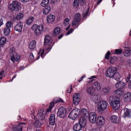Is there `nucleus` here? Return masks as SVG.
<instances>
[{"mask_svg":"<svg viewBox=\"0 0 131 131\" xmlns=\"http://www.w3.org/2000/svg\"><path fill=\"white\" fill-rule=\"evenodd\" d=\"M60 32V28L59 27H57L54 29L53 36L54 37H56L58 36Z\"/></svg>","mask_w":131,"mask_h":131,"instance_id":"nucleus-27","label":"nucleus"},{"mask_svg":"<svg viewBox=\"0 0 131 131\" xmlns=\"http://www.w3.org/2000/svg\"><path fill=\"white\" fill-rule=\"evenodd\" d=\"M44 49H41L40 51H39V55L38 56L37 58V59H38L40 58V55L41 57L42 58H43L44 57V56H42L43 55V54L44 53Z\"/></svg>","mask_w":131,"mask_h":131,"instance_id":"nucleus-41","label":"nucleus"},{"mask_svg":"<svg viewBox=\"0 0 131 131\" xmlns=\"http://www.w3.org/2000/svg\"><path fill=\"white\" fill-rule=\"evenodd\" d=\"M3 23L2 20H0V27L3 24Z\"/></svg>","mask_w":131,"mask_h":131,"instance_id":"nucleus-63","label":"nucleus"},{"mask_svg":"<svg viewBox=\"0 0 131 131\" xmlns=\"http://www.w3.org/2000/svg\"><path fill=\"white\" fill-rule=\"evenodd\" d=\"M95 90L93 87H89L87 90V93L90 95H91L94 93Z\"/></svg>","mask_w":131,"mask_h":131,"instance_id":"nucleus-33","label":"nucleus"},{"mask_svg":"<svg viewBox=\"0 0 131 131\" xmlns=\"http://www.w3.org/2000/svg\"><path fill=\"white\" fill-rule=\"evenodd\" d=\"M6 39L4 36H2L0 37V46L3 47L6 43Z\"/></svg>","mask_w":131,"mask_h":131,"instance_id":"nucleus-30","label":"nucleus"},{"mask_svg":"<svg viewBox=\"0 0 131 131\" xmlns=\"http://www.w3.org/2000/svg\"><path fill=\"white\" fill-rule=\"evenodd\" d=\"M23 126L20 124H18L17 125L14 126L13 127V131H22Z\"/></svg>","mask_w":131,"mask_h":131,"instance_id":"nucleus-23","label":"nucleus"},{"mask_svg":"<svg viewBox=\"0 0 131 131\" xmlns=\"http://www.w3.org/2000/svg\"><path fill=\"white\" fill-rule=\"evenodd\" d=\"M52 109V108H50V107H49V108L47 110L46 112H51Z\"/></svg>","mask_w":131,"mask_h":131,"instance_id":"nucleus-60","label":"nucleus"},{"mask_svg":"<svg viewBox=\"0 0 131 131\" xmlns=\"http://www.w3.org/2000/svg\"><path fill=\"white\" fill-rule=\"evenodd\" d=\"M23 25L21 22L20 21L14 27L15 30L19 32L21 31Z\"/></svg>","mask_w":131,"mask_h":131,"instance_id":"nucleus-18","label":"nucleus"},{"mask_svg":"<svg viewBox=\"0 0 131 131\" xmlns=\"http://www.w3.org/2000/svg\"><path fill=\"white\" fill-rule=\"evenodd\" d=\"M131 75L130 74H129V75L127 77L126 79V81L128 83L129 81L131 78Z\"/></svg>","mask_w":131,"mask_h":131,"instance_id":"nucleus-52","label":"nucleus"},{"mask_svg":"<svg viewBox=\"0 0 131 131\" xmlns=\"http://www.w3.org/2000/svg\"><path fill=\"white\" fill-rule=\"evenodd\" d=\"M110 89L108 88H104L102 89V92L105 94L108 95L110 93Z\"/></svg>","mask_w":131,"mask_h":131,"instance_id":"nucleus-39","label":"nucleus"},{"mask_svg":"<svg viewBox=\"0 0 131 131\" xmlns=\"http://www.w3.org/2000/svg\"><path fill=\"white\" fill-rule=\"evenodd\" d=\"M10 56L11 57L10 60L13 62H14L15 61H18L20 59L19 56L17 54H15L14 55H10Z\"/></svg>","mask_w":131,"mask_h":131,"instance_id":"nucleus-21","label":"nucleus"},{"mask_svg":"<svg viewBox=\"0 0 131 131\" xmlns=\"http://www.w3.org/2000/svg\"><path fill=\"white\" fill-rule=\"evenodd\" d=\"M45 122L40 120H37L34 123V126L36 128H39Z\"/></svg>","mask_w":131,"mask_h":131,"instance_id":"nucleus-25","label":"nucleus"},{"mask_svg":"<svg viewBox=\"0 0 131 131\" xmlns=\"http://www.w3.org/2000/svg\"><path fill=\"white\" fill-rule=\"evenodd\" d=\"M72 90V85H71L70 87L68 88L67 90V92L68 93H70Z\"/></svg>","mask_w":131,"mask_h":131,"instance_id":"nucleus-50","label":"nucleus"},{"mask_svg":"<svg viewBox=\"0 0 131 131\" xmlns=\"http://www.w3.org/2000/svg\"><path fill=\"white\" fill-rule=\"evenodd\" d=\"M55 115L54 114H51L49 118V124L52 125H54L55 123Z\"/></svg>","mask_w":131,"mask_h":131,"instance_id":"nucleus-28","label":"nucleus"},{"mask_svg":"<svg viewBox=\"0 0 131 131\" xmlns=\"http://www.w3.org/2000/svg\"><path fill=\"white\" fill-rule=\"evenodd\" d=\"M10 32V29L7 28H5L4 29V33L5 36H7Z\"/></svg>","mask_w":131,"mask_h":131,"instance_id":"nucleus-40","label":"nucleus"},{"mask_svg":"<svg viewBox=\"0 0 131 131\" xmlns=\"http://www.w3.org/2000/svg\"><path fill=\"white\" fill-rule=\"evenodd\" d=\"M36 46V42L35 40H33L30 43L29 48L30 50L34 49Z\"/></svg>","mask_w":131,"mask_h":131,"instance_id":"nucleus-31","label":"nucleus"},{"mask_svg":"<svg viewBox=\"0 0 131 131\" xmlns=\"http://www.w3.org/2000/svg\"><path fill=\"white\" fill-rule=\"evenodd\" d=\"M122 52V50L121 49H116L115 50V53L116 54H120Z\"/></svg>","mask_w":131,"mask_h":131,"instance_id":"nucleus-48","label":"nucleus"},{"mask_svg":"<svg viewBox=\"0 0 131 131\" xmlns=\"http://www.w3.org/2000/svg\"><path fill=\"white\" fill-rule=\"evenodd\" d=\"M59 102H64L63 101V100L61 98H58L56 100V102L57 103Z\"/></svg>","mask_w":131,"mask_h":131,"instance_id":"nucleus-51","label":"nucleus"},{"mask_svg":"<svg viewBox=\"0 0 131 131\" xmlns=\"http://www.w3.org/2000/svg\"><path fill=\"white\" fill-rule=\"evenodd\" d=\"M70 20V19L68 18H66L64 20V25L65 30H68L70 27V24L69 23Z\"/></svg>","mask_w":131,"mask_h":131,"instance_id":"nucleus-16","label":"nucleus"},{"mask_svg":"<svg viewBox=\"0 0 131 131\" xmlns=\"http://www.w3.org/2000/svg\"><path fill=\"white\" fill-rule=\"evenodd\" d=\"M118 118L117 116L113 115L112 116L110 117V121L111 122L113 123L117 124L118 123Z\"/></svg>","mask_w":131,"mask_h":131,"instance_id":"nucleus-26","label":"nucleus"},{"mask_svg":"<svg viewBox=\"0 0 131 131\" xmlns=\"http://www.w3.org/2000/svg\"><path fill=\"white\" fill-rule=\"evenodd\" d=\"M18 20L17 18H16V16H15V17H14L12 19V20L13 21H15L16 20Z\"/></svg>","mask_w":131,"mask_h":131,"instance_id":"nucleus-61","label":"nucleus"},{"mask_svg":"<svg viewBox=\"0 0 131 131\" xmlns=\"http://www.w3.org/2000/svg\"><path fill=\"white\" fill-rule=\"evenodd\" d=\"M100 95L98 94H95L92 96V100L95 102V103L97 102V100L100 99Z\"/></svg>","mask_w":131,"mask_h":131,"instance_id":"nucleus-32","label":"nucleus"},{"mask_svg":"<svg viewBox=\"0 0 131 131\" xmlns=\"http://www.w3.org/2000/svg\"><path fill=\"white\" fill-rule=\"evenodd\" d=\"M29 0H21V1L23 3H25L29 1Z\"/></svg>","mask_w":131,"mask_h":131,"instance_id":"nucleus-64","label":"nucleus"},{"mask_svg":"<svg viewBox=\"0 0 131 131\" xmlns=\"http://www.w3.org/2000/svg\"><path fill=\"white\" fill-rule=\"evenodd\" d=\"M81 112L84 115V117L87 116L89 114L88 110L85 108H82L81 110Z\"/></svg>","mask_w":131,"mask_h":131,"instance_id":"nucleus-37","label":"nucleus"},{"mask_svg":"<svg viewBox=\"0 0 131 131\" xmlns=\"http://www.w3.org/2000/svg\"><path fill=\"white\" fill-rule=\"evenodd\" d=\"M93 86L95 90H99L101 88V85L100 83L96 82L94 83Z\"/></svg>","mask_w":131,"mask_h":131,"instance_id":"nucleus-24","label":"nucleus"},{"mask_svg":"<svg viewBox=\"0 0 131 131\" xmlns=\"http://www.w3.org/2000/svg\"><path fill=\"white\" fill-rule=\"evenodd\" d=\"M105 123V118L101 116H99L96 121V124L101 127Z\"/></svg>","mask_w":131,"mask_h":131,"instance_id":"nucleus-10","label":"nucleus"},{"mask_svg":"<svg viewBox=\"0 0 131 131\" xmlns=\"http://www.w3.org/2000/svg\"><path fill=\"white\" fill-rule=\"evenodd\" d=\"M124 54L125 56L128 57L130 54V49L128 47L125 48L124 49Z\"/></svg>","mask_w":131,"mask_h":131,"instance_id":"nucleus-36","label":"nucleus"},{"mask_svg":"<svg viewBox=\"0 0 131 131\" xmlns=\"http://www.w3.org/2000/svg\"><path fill=\"white\" fill-rule=\"evenodd\" d=\"M17 76V75H14L13 77H12V79L11 80V81H8V82H11V81H12L13 80V79L15 78Z\"/></svg>","mask_w":131,"mask_h":131,"instance_id":"nucleus-62","label":"nucleus"},{"mask_svg":"<svg viewBox=\"0 0 131 131\" xmlns=\"http://www.w3.org/2000/svg\"><path fill=\"white\" fill-rule=\"evenodd\" d=\"M125 83L121 81L117 82L115 84V87L118 90H121L124 88L125 86Z\"/></svg>","mask_w":131,"mask_h":131,"instance_id":"nucleus-13","label":"nucleus"},{"mask_svg":"<svg viewBox=\"0 0 131 131\" xmlns=\"http://www.w3.org/2000/svg\"><path fill=\"white\" fill-rule=\"evenodd\" d=\"M121 77V76L120 74L116 72L114 75L113 78L115 80L118 81L120 80Z\"/></svg>","mask_w":131,"mask_h":131,"instance_id":"nucleus-34","label":"nucleus"},{"mask_svg":"<svg viewBox=\"0 0 131 131\" xmlns=\"http://www.w3.org/2000/svg\"><path fill=\"white\" fill-rule=\"evenodd\" d=\"M57 2V0H51V3L52 4H54Z\"/></svg>","mask_w":131,"mask_h":131,"instance_id":"nucleus-58","label":"nucleus"},{"mask_svg":"<svg viewBox=\"0 0 131 131\" xmlns=\"http://www.w3.org/2000/svg\"><path fill=\"white\" fill-rule=\"evenodd\" d=\"M83 128L80 125L77 123H75L73 125V129L75 131H79L81 130Z\"/></svg>","mask_w":131,"mask_h":131,"instance_id":"nucleus-22","label":"nucleus"},{"mask_svg":"<svg viewBox=\"0 0 131 131\" xmlns=\"http://www.w3.org/2000/svg\"><path fill=\"white\" fill-rule=\"evenodd\" d=\"M80 113V110L77 108H75L70 113L69 117L72 119H75L79 116Z\"/></svg>","mask_w":131,"mask_h":131,"instance_id":"nucleus-5","label":"nucleus"},{"mask_svg":"<svg viewBox=\"0 0 131 131\" xmlns=\"http://www.w3.org/2000/svg\"><path fill=\"white\" fill-rule=\"evenodd\" d=\"M81 19V15L79 13H76L74 16L73 20L72 21V25L74 26L79 23Z\"/></svg>","mask_w":131,"mask_h":131,"instance_id":"nucleus-9","label":"nucleus"},{"mask_svg":"<svg viewBox=\"0 0 131 131\" xmlns=\"http://www.w3.org/2000/svg\"><path fill=\"white\" fill-rule=\"evenodd\" d=\"M31 29L32 30L34 31L35 35L38 36L40 35L43 31V26L42 24L38 25L35 24L32 26Z\"/></svg>","mask_w":131,"mask_h":131,"instance_id":"nucleus-3","label":"nucleus"},{"mask_svg":"<svg viewBox=\"0 0 131 131\" xmlns=\"http://www.w3.org/2000/svg\"><path fill=\"white\" fill-rule=\"evenodd\" d=\"M29 58L31 60H33L34 58V57L32 53H30L29 56Z\"/></svg>","mask_w":131,"mask_h":131,"instance_id":"nucleus-55","label":"nucleus"},{"mask_svg":"<svg viewBox=\"0 0 131 131\" xmlns=\"http://www.w3.org/2000/svg\"><path fill=\"white\" fill-rule=\"evenodd\" d=\"M108 104L107 101L105 100H101L98 103L97 105V110L101 112L105 110L107 108Z\"/></svg>","mask_w":131,"mask_h":131,"instance_id":"nucleus-4","label":"nucleus"},{"mask_svg":"<svg viewBox=\"0 0 131 131\" xmlns=\"http://www.w3.org/2000/svg\"><path fill=\"white\" fill-rule=\"evenodd\" d=\"M45 112L43 109H41L38 110L37 116L39 120L45 122L46 121L45 117Z\"/></svg>","mask_w":131,"mask_h":131,"instance_id":"nucleus-7","label":"nucleus"},{"mask_svg":"<svg viewBox=\"0 0 131 131\" xmlns=\"http://www.w3.org/2000/svg\"><path fill=\"white\" fill-rule=\"evenodd\" d=\"M89 120L90 122L94 123L96 121V114L94 112L91 113L89 114Z\"/></svg>","mask_w":131,"mask_h":131,"instance_id":"nucleus-12","label":"nucleus"},{"mask_svg":"<svg viewBox=\"0 0 131 131\" xmlns=\"http://www.w3.org/2000/svg\"><path fill=\"white\" fill-rule=\"evenodd\" d=\"M66 108L64 107H61L58 110V116L60 118H63L66 115Z\"/></svg>","mask_w":131,"mask_h":131,"instance_id":"nucleus-8","label":"nucleus"},{"mask_svg":"<svg viewBox=\"0 0 131 131\" xmlns=\"http://www.w3.org/2000/svg\"><path fill=\"white\" fill-rule=\"evenodd\" d=\"M115 60L112 57H111L110 60V62L111 63H113L115 62Z\"/></svg>","mask_w":131,"mask_h":131,"instance_id":"nucleus-57","label":"nucleus"},{"mask_svg":"<svg viewBox=\"0 0 131 131\" xmlns=\"http://www.w3.org/2000/svg\"><path fill=\"white\" fill-rule=\"evenodd\" d=\"M110 51H108L105 55V58L107 59H108L109 58V56L110 55Z\"/></svg>","mask_w":131,"mask_h":131,"instance_id":"nucleus-49","label":"nucleus"},{"mask_svg":"<svg viewBox=\"0 0 131 131\" xmlns=\"http://www.w3.org/2000/svg\"><path fill=\"white\" fill-rule=\"evenodd\" d=\"M124 114L123 117H130L131 116V109L127 108L125 106L124 108Z\"/></svg>","mask_w":131,"mask_h":131,"instance_id":"nucleus-14","label":"nucleus"},{"mask_svg":"<svg viewBox=\"0 0 131 131\" xmlns=\"http://www.w3.org/2000/svg\"><path fill=\"white\" fill-rule=\"evenodd\" d=\"M83 128L85 126L86 123V119L85 117H81L78 122Z\"/></svg>","mask_w":131,"mask_h":131,"instance_id":"nucleus-15","label":"nucleus"},{"mask_svg":"<svg viewBox=\"0 0 131 131\" xmlns=\"http://www.w3.org/2000/svg\"><path fill=\"white\" fill-rule=\"evenodd\" d=\"M81 10L83 12L82 15L83 17H85L88 14L89 9H82Z\"/></svg>","mask_w":131,"mask_h":131,"instance_id":"nucleus-38","label":"nucleus"},{"mask_svg":"<svg viewBox=\"0 0 131 131\" xmlns=\"http://www.w3.org/2000/svg\"><path fill=\"white\" fill-rule=\"evenodd\" d=\"M54 103L53 102H52L50 103L49 107H50L52 109L54 107Z\"/></svg>","mask_w":131,"mask_h":131,"instance_id":"nucleus-53","label":"nucleus"},{"mask_svg":"<svg viewBox=\"0 0 131 131\" xmlns=\"http://www.w3.org/2000/svg\"><path fill=\"white\" fill-rule=\"evenodd\" d=\"M123 91L122 90H118L114 92V94L118 97H119L123 95Z\"/></svg>","mask_w":131,"mask_h":131,"instance_id":"nucleus-29","label":"nucleus"},{"mask_svg":"<svg viewBox=\"0 0 131 131\" xmlns=\"http://www.w3.org/2000/svg\"><path fill=\"white\" fill-rule=\"evenodd\" d=\"M52 40L51 36L49 35H46L44 40V48L46 50H49V52L51 49L52 46L50 45Z\"/></svg>","mask_w":131,"mask_h":131,"instance_id":"nucleus-2","label":"nucleus"},{"mask_svg":"<svg viewBox=\"0 0 131 131\" xmlns=\"http://www.w3.org/2000/svg\"><path fill=\"white\" fill-rule=\"evenodd\" d=\"M34 18L33 17L31 16L28 18L26 21V24L28 25H30L33 21Z\"/></svg>","mask_w":131,"mask_h":131,"instance_id":"nucleus-35","label":"nucleus"},{"mask_svg":"<svg viewBox=\"0 0 131 131\" xmlns=\"http://www.w3.org/2000/svg\"><path fill=\"white\" fill-rule=\"evenodd\" d=\"M46 2V1L45 0H42V1L41 3V4L42 7H47V8L48 7V5L45 4Z\"/></svg>","mask_w":131,"mask_h":131,"instance_id":"nucleus-47","label":"nucleus"},{"mask_svg":"<svg viewBox=\"0 0 131 131\" xmlns=\"http://www.w3.org/2000/svg\"><path fill=\"white\" fill-rule=\"evenodd\" d=\"M80 96L79 93H74L73 96V104L76 105H78L80 101Z\"/></svg>","mask_w":131,"mask_h":131,"instance_id":"nucleus-11","label":"nucleus"},{"mask_svg":"<svg viewBox=\"0 0 131 131\" xmlns=\"http://www.w3.org/2000/svg\"><path fill=\"white\" fill-rule=\"evenodd\" d=\"M46 2H45V4H47L48 5V6H49V8H51V7L50 6L48 5V4H49V0H45Z\"/></svg>","mask_w":131,"mask_h":131,"instance_id":"nucleus-59","label":"nucleus"},{"mask_svg":"<svg viewBox=\"0 0 131 131\" xmlns=\"http://www.w3.org/2000/svg\"><path fill=\"white\" fill-rule=\"evenodd\" d=\"M20 5L19 4L18 2L16 1H13V3L12 4H10L9 7V8H18L20 7Z\"/></svg>","mask_w":131,"mask_h":131,"instance_id":"nucleus-19","label":"nucleus"},{"mask_svg":"<svg viewBox=\"0 0 131 131\" xmlns=\"http://www.w3.org/2000/svg\"><path fill=\"white\" fill-rule=\"evenodd\" d=\"M85 4V0H81L80 1V4L81 5H83Z\"/></svg>","mask_w":131,"mask_h":131,"instance_id":"nucleus-56","label":"nucleus"},{"mask_svg":"<svg viewBox=\"0 0 131 131\" xmlns=\"http://www.w3.org/2000/svg\"><path fill=\"white\" fill-rule=\"evenodd\" d=\"M10 56L14 55L15 54V49L14 48H10L9 50Z\"/></svg>","mask_w":131,"mask_h":131,"instance_id":"nucleus-46","label":"nucleus"},{"mask_svg":"<svg viewBox=\"0 0 131 131\" xmlns=\"http://www.w3.org/2000/svg\"><path fill=\"white\" fill-rule=\"evenodd\" d=\"M79 0H74L73 2V6L74 8H77L79 4Z\"/></svg>","mask_w":131,"mask_h":131,"instance_id":"nucleus-42","label":"nucleus"},{"mask_svg":"<svg viewBox=\"0 0 131 131\" xmlns=\"http://www.w3.org/2000/svg\"><path fill=\"white\" fill-rule=\"evenodd\" d=\"M117 71V68L115 67H110L108 68L106 71V75L108 77L112 78Z\"/></svg>","mask_w":131,"mask_h":131,"instance_id":"nucleus-6","label":"nucleus"},{"mask_svg":"<svg viewBox=\"0 0 131 131\" xmlns=\"http://www.w3.org/2000/svg\"><path fill=\"white\" fill-rule=\"evenodd\" d=\"M16 16L17 19L19 20H20L23 19L24 16L23 14L22 13L18 14Z\"/></svg>","mask_w":131,"mask_h":131,"instance_id":"nucleus-45","label":"nucleus"},{"mask_svg":"<svg viewBox=\"0 0 131 131\" xmlns=\"http://www.w3.org/2000/svg\"><path fill=\"white\" fill-rule=\"evenodd\" d=\"M74 29H71L70 30H69L66 34V35H68L72 33L74 30Z\"/></svg>","mask_w":131,"mask_h":131,"instance_id":"nucleus-54","label":"nucleus"},{"mask_svg":"<svg viewBox=\"0 0 131 131\" xmlns=\"http://www.w3.org/2000/svg\"><path fill=\"white\" fill-rule=\"evenodd\" d=\"M51 10V9H43L42 12L45 15H47Z\"/></svg>","mask_w":131,"mask_h":131,"instance_id":"nucleus-43","label":"nucleus"},{"mask_svg":"<svg viewBox=\"0 0 131 131\" xmlns=\"http://www.w3.org/2000/svg\"><path fill=\"white\" fill-rule=\"evenodd\" d=\"M110 105L112 108L115 110H118L120 105V101L119 98L114 96H111L110 97Z\"/></svg>","mask_w":131,"mask_h":131,"instance_id":"nucleus-1","label":"nucleus"},{"mask_svg":"<svg viewBox=\"0 0 131 131\" xmlns=\"http://www.w3.org/2000/svg\"><path fill=\"white\" fill-rule=\"evenodd\" d=\"M124 100L126 102H129L131 101V94L129 92L126 93L124 96Z\"/></svg>","mask_w":131,"mask_h":131,"instance_id":"nucleus-17","label":"nucleus"},{"mask_svg":"<svg viewBox=\"0 0 131 131\" xmlns=\"http://www.w3.org/2000/svg\"><path fill=\"white\" fill-rule=\"evenodd\" d=\"M13 24L11 21L7 22L6 24V28L10 29L13 26Z\"/></svg>","mask_w":131,"mask_h":131,"instance_id":"nucleus-44","label":"nucleus"},{"mask_svg":"<svg viewBox=\"0 0 131 131\" xmlns=\"http://www.w3.org/2000/svg\"><path fill=\"white\" fill-rule=\"evenodd\" d=\"M55 18V17L54 15L52 14L49 15L47 17V21L49 23H52L54 21Z\"/></svg>","mask_w":131,"mask_h":131,"instance_id":"nucleus-20","label":"nucleus"}]
</instances>
